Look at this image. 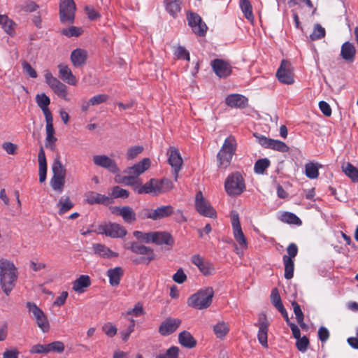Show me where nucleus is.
Wrapping results in <instances>:
<instances>
[{"mask_svg": "<svg viewBox=\"0 0 358 358\" xmlns=\"http://www.w3.org/2000/svg\"><path fill=\"white\" fill-rule=\"evenodd\" d=\"M280 220L288 224L296 225H301V220L294 213L289 212H285L280 215Z\"/></svg>", "mask_w": 358, "mask_h": 358, "instance_id": "nucleus-43", "label": "nucleus"}, {"mask_svg": "<svg viewBox=\"0 0 358 358\" xmlns=\"http://www.w3.org/2000/svg\"><path fill=\"white\" fill-rule=\"evenodd\" d=\"M269 166L270 161L267 158L260 159L255 164V172L258 174H262Z\"/></svg>", "mask_w": 358, "mask_h": 358, "instance_id": "nucleus-48", "label": "nucleus"}, {"mask_svg": "<svg viewBox=\"0 0 358 358\" xmlns=\"http://www.w3.org/2000/svg\"><path fill=\"white\" fill-rule=\"evenodd\" d=\"M271 301L274 307L278 310L283 307V304L282 303L281 297L279 294V291L278 288L275 287L271 290Z\"/></svg>", "mask_w": 358, "mask_h": 358, "instance_id": "nucleus-49", "label": "nucleus"}, {"mask_svg": "<svg viewBox=\"0 0 358 358\" xmlns=\"http://www.w3.org/2000/svg\"><path fill=\"white\" fill-rule=\"evenodd\" d=\"M134 189L140 194H152L154 195H157L159 194V192L158 187V180L152 178L145 185L139 187H136Z\"/></svg>", "mask_w": 358, "mask_h": 358, "instance_id": "nucleus-27", "label": "nucleus"}, {"mask_svg": "<svg viewBox=\"0 0 358 358\" xmlns=\"http://www.w3.org/2000/svg\"><path fill=\"white\" fill-rule=\"evenodd\" d=\"M110 210L113 214L122 217L125 223L133 224L137 220L136 213L129 206H110Z\"/></svg>", "mask_w": 358, "mask_h": 358, "instance_id": "nucleus-14", "label": "nucleus"}, {"mask_svg": "<svg viewBox=\"0 0 358 358\" xmlns=\"http://www.w3.org/2000/svg\"><path fill=\"white\" fill-rule=\"evenodd\" d=\"M231 222L235 240L241 245H246V238L242 230L239 215L236 210L231 212Z\"/></svg>", "mask_w": 358, "mask_h": 358, "instance_id": "nucleus-15", "label": "nucleus"}, {"mask_svg": "<svg viewBox=\"0 0 358 358\" xmlns=\"http://www.w3.org/2000/svg\"><path fill=\"white\" fill-rule=\"evenodd\" d=\"M150 166V159L149 158H144L134 166L127 168L124 170V173L138 177L139 175L148 170Z\"/></svg>", "mask_w": 358, "mask_h": 358, "instance_id": "nucleus-24", "label": "nucleus"}, {"mask_svg": "<svg viewBox=\"0 0 358 358\" xmlns=\"http://www.w3.org/2000/svg\"><path fill=\"white\" fill-rule=\"evenodd\" d=\"M276 77L280 83L285 85H292L294 83L293 67L289 61H281L276 72Z\"/></svg>", "mask_w": 358, "mask_h": 358, "instance_id": "nucleus-12", "label": "nucleus"}, {"mask_svg": "<svg viewBox=\"0 0 358 358\" xmlns=\"http://www.w3.org/2000/svg\"><path fill=\"white\" fill-rule=\"evenodd\" d=\"M38 161L39 166V181L40 182H43L46 179L47 175V162L45 154L43 147H41L38 155Z\"/></svg>", "mask_w": 358, "mask_h": 358, "instance_id": "nucleus-34", "label": "nucleus"}, {"mask_svg": "<svg viewBox=\"0 0 358 358\" xmlns=\"http://www.w3.org/2000/svg\"><path fill=\"white\" fill-rule=\"evenodd\" d=\"M176 55L178 59H182L189 61L190 57L189 52L182 46H178Z\"/></svg>", "mask_w": 358, "mask_h": 358, "instance_id": "nucleus-64", "label": "nucleus"}, {"mask_svg": "<svg viewBox=\"0 0 358 358\" xmlns=\"http://www.w3.org/2000/svg\"><path fill=\"white\" fill-rule=\"evenodd\" d=\"M167 155H169L168 162L173 169L175 180H177L178 173L182 165V159L178 149L175 147H170Z\"/></svg>", "mask_w": 358, "mask_h": 358, "instance_id": "nucleus-18", "label": "nucleus"}, {"mask_svg": "<svg viewBox=\"0 0 358 358\" xmlns=\"http://www.w3.org/2000/svg\"><path fill=\"white\" fill-rule=\"evenodd\" d=\"M62 35H64L69 38L72 36L78 37L83 33V29L80 27L74 26L69 27V28L63 29L61 31Z\"/></svg>", "mask_w": 358, "mask_h": 358, "instance_id": "nucleus-52", "label": "nucleus"}, {"mask_svg": "<svg viewBox=\"0 0 358 358\" xmlns=\"http://www.w3.org/2000/svg\"><path fill=\"white\" fill-rule=\"evenodd\" d=\"M292 306L293 307V310L295 314L296 321L302 322V320H304V315L301 310V306L295 301H292Z\"/></svg>", "mask_w": 358, "mask_h": 358, "instance_id": "nucleus-60", "label": "nucleus"}, {"mask_svg": "<svg viewBox=\"0 0 358 358\" xmlns=\"http://www.w3.org/2000/svg\"><path fill=\"white\" fill-rule=\"evenodd\" d=\"M158 187H159V194L165 193L170 190H171L174 185L173 182L166 178H164L161 180H158Z\"/></svg>", "mask_w": 358, "mask_h": 358, "instance_id": "nucleus-47", "label": "nucleus"}, {"mask_svg": "<svg viewBox=\"0 0 358 358\" xmlns=\"http://www.w3.org/2000/svg\"><path fill=\"white\" fill-rule=\"evenodd\" d=\"M53 91L55 94H57V96L66 99L67 96V91H66V86L63 84L62 83H59V85H57L53 89Z\"/></svg>", "mask_w": 358, "mask_h": 358, "instance_id": "nucleus-61", "label": "nucleus"}, {"mask_svg": "<svg viewBox=\"0 0 358 358\" xmlns=\"http://www.w3.org/2000/svg\"><path fill=\"white\" fill-rule=\"evenodd\" d=\"M282 262L285 266V278L289 280L294 276V262L290 257H287V255H284L282 257Z\"/></svg>", "mask_w": 358, "mask_h": 358, "instance_id": "nucleus-39", "label": "nucleus"}, {"mask_svg": "<svg viewBox=\"0 0 358 358\" xmlns=\"http://www.w3.org/2000/svg\"><path fill=\"white\" fill-rule=\"evenodd\" d=\"M179 343L187 348H194L196 345V340L187 331H182L178 334Z\"/></svg>", "mask_w": 358, "mask_h": 358, "instance_id": "nucleus-35", "label": "nucleus"}, {"mask_svg": "<svg viewBox=\"0 0 358 358\" xmlns=\"http://www.w3.org/2000/svg\"><path fill=\"white\" fill-rule=\"evenodd\" d=\"M99 234L106 236L117 238H122L127 234L124 227L116 222H108L99 226Z\"/></svg>", "mask_w": 358, "mask_h": 358, "instance_id": "nucleus-10", "label": "nucleus"}, {"mask_svg": "<svg viewBox=\"0 0 358 358\" xmlns=\"http://www.w3.org/2000/svg\"><path fill=\"white\" fill-rule=\"evenodd\" d=\"M88 53L86 50L76 48L71 53V61L73 65L76 67H83L87 63Z\"/></svg>", "mask_w": 358, "mask_h": 358, "instance_id": "nucleus-22", "label": "nucleus"}, {"mask_svg": "<svg viewBox=\"0 0 358 358\" xmlns=\"http://www.w3.org/2000/svg\"><path fill=\"white\" fill-rule=\"evenodd\" d=\"M227 193L230 196L241 194L245 186L243 176L239 172H235L229 175L224 182Z\"/></svg>", "mask_w": 358, "mask_h": 358, "instance_id": "nucleus-6", "label": "nucleus"}, {"mask_svg": "<svg viewBox=\"0 0 358 358\" xmlns=\"http://www.w3.org/2000/svg\"><path fill=\"white\" fill-rule=\"evenodd\" d=\"M144 148L142 145H136L129 148L127 152V158L131 160L136 158L139 154L143 151Z\"/></svg>", "mask_w": 358, "mask_h": 358, "instance_id": "nucleus-54", "label": "nucleus"}, {"mask_svg": "<svg viewBox=\"0 0 358 358\" xmlns=\"http://www.w3.org/2000/svg\"><path fill=\"white\" fill-rule=\"evenodd\" d=\"M48 353L54 352L62 353L64 350V345L62 341H54L47 344Z\"/></svg>", "mask_w": 358, "mask_h": 358, "instance_id": "nucleus-53", "label": "nucleus"}, {"mask_svg": "<svg viewBox=\"0 0 358 358\" xmlns=\"http://www.w3.org/2000/svg\"><path fill=\"white\" fill-rule=\"evenodd\" d=\"M31 354H48L46 345L36 344L31 346L29 350Z\"/></svg>", "mask_w": 358, "mask_h": 358, "instance_id": "nucleus-63", "label": "nucleus"}, {"mask_svg": "<svg viewBox=\"0 0 358 358\" xmlns=\"http://www.w3.org/2000/svg\"><path fill=\"white\" fill-rule=\"evenodd\" d=\"M155 231L143 232L141 231H134V236L141 243H152L154 240Z\"/></svg>", "mask_w": 358, "mask_h": 358, "instance_id": "nucleus-40", "label": "nucleus"}, {"mask_svg": "<svg viewBox=\"0 0 358 358\" xmlns=\"http://www.w3.org/2000/svg\"><path fill=\"white\" fill-rule=\"evenodd\" d=\"M268 148L280 152H287L289 150V148L284 142L272 138Z\"/></svg>", "mask_w": 358, "mask_h": 358, "instance_id": "nucleus-46", "label": "nucleus"}, {"mask_svg": "<svg viewBox=\"0 0 358 358\" xmlns=\"http://www.w3.org/2000/svg\"><path fill=\"white\" fill-rule=\"evenodd\" d=\"M188 25L192 31L199 36H205L208 30L206 24L202 20L201 16L192 11L187 12Z\"/></svg>", "mask_w": 358, "mask_h": 358, "instance_id": "nucleus-11", "label": "nucleus"}, {"mask_svg": "<svg viewBox=\"0 0 358 358\" xmlns=\"http://www.w3.org/2000/svg\"><path fill=\"white\" fill-rule=\"evenodd\" d=\"M53 176L50 180V185L53 190L61 193L65 185L66 170L60 160V155L57 154L52 164Z\"/></svg>", "mask_w": 358, "mask_h": 358, "instance_id": "nucleus-4", "label": "nucleus"}, {"mask_svg": "<svg viewBox=\"0 0 358 358\" xmlns=\"http://www.w3.org/2000/svg\"><path fill=\"white\" fill-rule=\"evenodd\" d=\"M124 248L130 250L136 255H143L141 257L132 259L134 264H145L148 265L156 258L154 250L152 248L145 246L137 241L125 243Z\"/></svg>", "mask_w": 358, "mask_h": 358, "instance_id": "nucleus-2", "label": "nucleus"}, {"mask_svg": "<svg viewBox=\"0 0 358 358\" xmlns=\"http://www.w3.org/2000/svg\"><path fill=\"white\" fill-rule=\"evenodd\" d=\"M76 3L73 0H61L59 3V19L63 24L74 22Z\"/></svg>", "mask_w": 358, "mask_h": 358, "instance_id": "nucleus-8", "label": "nucleus"}, {"mask_svg": "<svg viewBox=\"0 0 358 358\" xmlns=\"http://www.w3.org/2000/svg\"><path fill=\"white\" fill-rule=\"evenodd\" d=\"M59 76L62 80L69 85H75L76 84V78L73 75L71 69L66 65H58Z\"/></svg>", "mask_w": 358, "mask_h": 358, "instance_id": "nucleus-36", "label": "nucleus"}, {"mask_svg": "<svg viewBox=\"0 0 358 358\" xmlns=\"http://www.w3.org/2000/svg\"><path fill=\"white\" fill-rule=\"evenodd\" d=\"M195 208L202 216L215 218L217 213L209 201L203 196L201 191H199L195 196Z\"/></svg>", "mask_w": 358, "mask_h": 358, "instance_id": "nucleus-9", "label": "nucleus"}, {"mask_svg": "<svg viewBox=\"0 0 358 358\" xmlns=\"http://www.w3.org/2000/svg\"><path fill=\"white\" fill-rule=\"evenodd\" d=\"M108 99V96L104 94H98L96 96H94L90 99V103H91L92 106L94 105H99L102 103L106 102Z\"/></svg>", "mask_w": 358, "mask_h": 358, "instance_id": "nucleus-62", "label": "nucleus"}, {"mask_svg": "<svg viewBox=\"0 0 358 358\" xmlns=\"http://www.w3.org/2000/svg\"><path fill=\"white\" fill-rule=\"evenodd\" d=\"M191 262L198 267L199 271L204 275H212L215 271L213 264L210 262L205 261L199 255H194L191 258Z\"/></svg>", "mask_w": 358, "mask_h": 358, "instance_id": "nucleus-20", "label": "nucleus"}, {"mask_svg": "<svg viewBox=\"0 0 358 358\" xmlns=\"http://www.w3.org/2000/svg\"><path fill=\"white\" fill-rule=\"evenodd\" d=\"M36 101L38 107L42 110L45 118L52 117V113L48 108V106L50 103V99L45 93L37 94L36 96Z\"/></svg>", "mask_w": 358, "mask_h": 358, "instance_id": "nucleus-30", "label": "nucleus"}, {"mask_svg": "<svg viewBox=\"0 0 358 358\" xmlns=\"http://www.w3.org/2000/svg\"><path fill=\"white\" fill-rule=\"evenodd\" d=\"M309 345V340L306 336L301 337L296 339V346L297 349L302 352L306 351Z\"/></svg>", "mask_w": 358, "mask_h": 358, "instance_id": "nucleus-57", "label": "nucleus"}, {"mask_svg": "<svg viewBox=\"0 0 358 358\" xmlns=\"http://www.w3.org/2000/svg\"><path fill=\"white\" fill-rule=\"evenodd\" d=\"M226 104L231 108H244L246 103V98L239 94H231L225 99Z\"/></svg>", "mask_w": 358, "mask_h": 358, "instance_id": "nucleus-31", "label": "nucleus"}, {"mask_svg": "<svg viewBox=\"0 0 358 358\" xmlns=\"http://www.w3.org/2000/svg\"><path fill=\"white\" fill-rule=\"evenodd\" d=\"M211 65L214 72L220 78H227L231 73V66L223 59H215L212 61Z\"/></svg>", "mask_w": 358, "mask_h": 358, "instance_id": "nucleus-19", "label": "nucleus"}, {"mask_svg": "<svg viewBox=\"0 0 358 358\" xmlns=\"http://www.w3.org/2000/svg\"><path fill=\"white\" fill-rule=\"evenodd\" d=\"M356 55V49L355 45L349 42H345L341 48V56L347 62H354Z\"/></svg>", "mask_w": 358, "mask_h": 358, "instance_id": "nucleus-26", "label": "nucleus"}, {"mask_svg": "<svg viewBox=\"0 0 358 358\" xmlns=\"http://www.w3.org/2000/svg\"><path fill=\"white\" fill-rule=\"evenodd\" d=\"M129 196V192L127 189H122L119 186H115L112 188L111 198L114 199L122 198L127 199Z\"/></svg>", "mask_w": 358, "mask_h": 358, "instance_id": "nucleus-50", "label": "nucleus"}, {"mask_svg": "<svg viewBox=\"0 0 358 358\" xmlns=\"http://www.w3.org/2000/svg\"><path fill=\"white\" fill-rule=\"evenodd\" d=\"M213 296V287H207L191 295L187 300V304L198 310L206 309L211 305Z\"/></svg>", "mask_w": 358, "mask_h": 358, "instance_id": "nucleus-3", "label": "nucleus"}, {"mask_svg": "<svg viewBox=\"0 0 358 358\" xmlns=\"http://www.w3.org/2000/svg\"><path fill=\"white\" fill-rule=\"evenodd\" d=\"M236 140L233 136L227 138L217 155V166L220 169H226L230 164L236 152Z\"/></svg>", "mask_w": 358, "mask_h": 358, "instance_id": "nucleus-5", "label": "nucleus"}, {"mask_svg": "<svg viewBox=\"0 0 358 358\" xmlns=\"http://www.w3.org/2000/svg\"><path fill=\"white\" fill-rule=\"evenodd\" d=\"M46 122V138H45V147L50 148L52 150L55 149V142L57 138L55 135V129L53 127V118L49 117L45 118Z\"/></svg>", "mask_w": 358, "mask_h": 358, "instance_id": "nucleus-23", "label": "nucleus"}, {"mask_svg": "<svg viewBox=\"0 0 358 358\" xmlns=\"http://www.w3.org/2000/svg\"><path fill=\"white\" fill-rule=\"evenodd\" d=\"M179 355V348L177 346H171L169 348L164 354L159 355L160 357L163 358H178Z\"/></svg>", "mask_w": 358, "mask_h": 358, "instance_id": "nucleus-56", "label": "nucleus"}, {"mask_svg": "<svg viewBox=\"0 0 358 358\" xmlns=\"http://www.w3.org/2000/svg\"><path fill=\"white\" fill-rule=\"evenodd\" d=\"M181 323L180 319L169 317L161 323L158 331L163 336H169L177 330Z\"/></svg>", "mask_w": 358, "mask_h": 358, "instance_id": "nucleus-17", "label": "nucleus"}, {"mask_svg": "<svg viewBox=\"0 0 358 358\" xmlns=\"http://www.w3.org/2000/svg\"><path fill=\"white\" fill-rule=\"evenodd\" d=\"M305 174L310 179H315L319 176V170L317 165L313 162L305 165Z\"/></svg>", "mask_w": 358, "mask_h": 358, "instance_id": "nucleus-45", "label": "nucleus"}, {"mask_svg": "<svg viewBox=\"0 0 358 358\" xmlns=\"http://www.w3.org/2000/svg\"><path fill=\"white\" fill-rule=\"evenodd\" d=\"M183 1L184 0H164L166 10L173 18H176L181 11Z\"/></svg>", "mask_w": 358, "mask_h": 358, "instance_id": "nucleus-32", "label": "nucleus"}, {"mask_svg": "<svg viewBox=\"0 0 358 358\" xmlns=\"http://www.w3.org/2000/svg\"><path fill=\"white\" fill-rule=\"evenodd\" d=\"M343 171L352 182H358V169L350 163H346L342 166Z\"/></svg>", "mask_w": 358, "mask_h": 358, "instance_id": "nucleus-42", "label": "nucleus"}, {"mask_svg": "<svg viewBox=\"0 0 358 358\" xmlns=\"http://www.w3.org/2000/svg\"><path fill=\"white\" fill-rule=\"evenodd\" d=\"M86 201L90 205L102 204L108 206L114 203L113 198L95 192H90L87 194Z\"/></svg>", "mask_w": 358, "mask_h": 358, "instance_id": "nucleus-21", "label": "nucleus"}, {"mask_svg": "<svg viewBox=\"0 0 358 358\" xmlns=\"http://www.w3.org/2000/svg\"><path fill=\"white\" fill-rule=\"evenodd\" d=\"M92 249L94 255L103 259H111L118 257V253L112 251L104 244L94 243L92 244Z\"/></svg>", "mask_w": 358, "mask_h": 358, "instance_id": "nucleus-25", "label": "nucleus"}, {"mask_svg": "<svg viewBox=\"0 0 358 358\" xmlns=\"http://www.w3.org/2000/svg\"><path fill=\"white\" fill-rule=\"evenodd\" d=\"M90 277L87 275H81L73 282L72 289L78 294L83 293L85 289L91 285Z\"/></svg>", "mask_w": 358, "mask_h": 358, "instance_id": "nucleus-29", "label": "nucleus"}, {"mask_svg": "<svg viewBox=\"0 0 358 358\" xmlns=\"http://www.w3.org/2000/svg\"><path fill=\"white\" fill-rule=\"evenodd\" d=\"M45 82L52 90L57 87L61 82L56 78L53 77L50 71H47L45 74Z\"/></svg>", "mask_w": 358, "mask_h": 358, "instance_id": "nucleus-59", "label": "nucleus"}, {"mask_svg": "<svg viewBox=\"0 0 358 358\" xmlns=\"http://www.w3.org/2000/svg\"><path fill=\"white\" fill-rule=\"evenodd\" d=\"M124 275V270L120 266L109 268L107 271V275L109 278L110 285L116 287L120 285L122 277Z\"/></svg>", "mask_w": 358, "mask_h": 358, "instance_id": "nucleus-33", "label": "nucleus"}, {"mask_svg": "<svg viewBox=\"0 0 358 358\" xmlns=\"http://www.w3.org/2000/svg\"><path fill=\"white\" fill-rule=\"evenodd\" d=\"M93 162L95 165L107 169L109 172L116 174L120 172L115 161L105 155H94Z\"/></svg>", "mask_w": 358, "mask_h": 358, "instance_id": "nucleus-16", "label": "nucleus"}, {"mask_svg": "<svg viewBox=\"0 0 358 358\" xmlns=\"http://www.w3.org/2000/svg\"><path fill=\"white\" fill-rule=\"evenodd\" d=\"M17 278V268L8 260L0 262V285L6 295H9Z\"/></svg>", "mask_w": 358, "mask_h": 358, "instance_id": "nucleus-1", "label": "nucleus"}, {"mask_svg": "<svg viewBox=\"0 0 358 358\" xmlns=\"http://www.w3.org/2000/svg\"><path fill=\"white\" fill-rule=\"evenodd\" d=\"M152 243L158 245H166L172 247L174 245V239L171 234L166 231H155Z\"/></svg>", "mask_w": 358, "mask_h": 358, "instance_id": "nucleus-28", "label": "nucleus"}, {"mask_svg": "<svg viewBox=\"0 0 358 358\" xmlns=\"http://www.w3.org/2000/svg\"><path fill=\"white\" fill-rule=\"evenodd\" d=\"M255 325L258 327L259 329L257 333V338L259 343L263 348H267L268 347V331L269 322H268L265 314H262L259 315L258 322Z\"/></svg>", "mask_w": 358, "mask_h": 358, "instance_id": "nucleus-13", "label": "nucleus"}, {"mask_svg": "<svg viewBox=\"0 0 358 358\" xmlns=\"http://www.w3.org/2000/svg\"><path fill=\"white\" fill-rule=\"evenodd\" d=\"M0 24L3 30L10 36H13L17 24L7 15H0Z\"/></svg>", "mask_w": 358, "mask_h": 358, "instance_id": "nucleus-38", "label": "nucleus"}, {"mask_svg": "<svg viewBox=\"0 0 358 358\" xmlns=\"http://www.w3.org/2000/svg\"><path fill=\"white\" fill-rule=\"evenodd\" d=\"M74 206L73 203L71 201L69 196H66L64 199L61 197L58 203L57 207L59 208V215H63Z\"/></svg>", "mask_w": 358, "mask_h": 358, "instance_id": "nucleus-41", "label": "nucleus"}, {"mask_svg": "<svg viewBox=\"0 0 358 358\" xmlns=\"http://www.w3.org/2000/svg\"><path fill=\"white\" fill-rule=\"evenodd\" d=\"M26 307L28 311L32 314L36 320L37 326L43 333H47L50 330V323L47 315L34 302H27Z\"/></svg>", "mask_w": 358, "mask_h": 358, "instance_id": "nucleus-7", "label": "nucleus"}, {"mask_svg": "<svg viewBox=\"0 0 358 358\" xmlns=\"http://www.w3.org/2000/svg\"><path fill=\"white\" fill-rule=\"evenodd\" d=\"M102 331L108 336L113 337L116 335L117 329L115 325L111 323H106L102 327Z\"/></svg>", "mask_w": 358, "mask_h": 358, "instance_id": "nucleus-58", "label": "nucleus"}, {"mask_svg": "<svg viewBox=\"0 0 358 358\" xmlns=\"http://www.w3.org/2000/svg\"><path fill=\"white\" fill-rule=\"evenodd\" d=\"M326 31L320 24H316L314 27L313 33L310 35L312 41H317L325 36Z\"/></svg>", "mask_w": 358, "mask_h": 358, "instance_id": "nucleus-51", "label": "nucleus"}, {"mask_svg": "<svg viewBox=\"0 0 358 358\" xmlns=\"http://www.w3.org/2000/svg\"><path fill=\"white\" fill-rule=\"evenodd\" d=\"M135 327V321L134 320H130L129 325L128 326L127 329L124 331H122L120 332L122 339L124 342H126L128 341L130 334L134 331Z\"/></svg>", "mask_w": 358, "mask_h": 358, "instance_id": "nucleus-55", "label": "nucleus"}, {"mask_svg": "<svg viewBox=\"0 0 358 358\" xmlns=\"http://www.w3.org/2000/svg\"><path fill=\"white\" fill-rule=\"evenodd\" d=\"M228 325L224 322H220L213 327V331L219 338H223L229 332Z\"/></svg>", "mask_w": 358, "mask_h": 358, "instance_id": "nucleus-44", "label": "nucleus"}, {"mask_svg": "<svg viewBox=\"0 0 358 358\" xmlns=\"http://www.w3.org/2000/svg\"><path fill=\"white\" fill-rule=\"evenodd\" d=\"M174 208L171 205L161 206L153 210V220H158L165 217H168L173 215Z\"/></svg>", "mask_w": 358, "mask_h": 358, "instance_id": "nucleus-37", "label": "nucleus"}]
</instances>
